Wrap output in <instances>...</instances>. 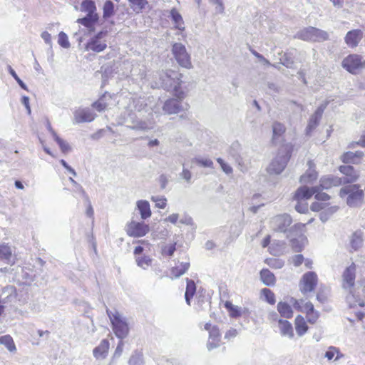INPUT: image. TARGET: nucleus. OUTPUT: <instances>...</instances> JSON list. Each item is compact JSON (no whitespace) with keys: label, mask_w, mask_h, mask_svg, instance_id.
<instances>
[{"label":"nucleus","mask_w":365,"mask_h":365,"mask_svg":"<svg viewBox=\"0 0 365 365\" xmlns=\"http://www.w3.org/2000/svg\"><path fill=\"white\" fill-rule=\"evenodd\" d=\"M109 349V342L107 339H103L100 344L93 349V356L97 359H103L107 356Z\"/></svg>","instance_id":"5701e85b"},{"label":"nucleus","mask_w":365,"mask_h":365,"mask_svg":"<svg viewBox=\"0 0 365 365\" xmlns=\"http://www.w3.org/2000/svg\"><path fill=\"white\" fill-rule=\"evenodd\" d=\"M171 51L174 58L180 66L188 69L192 68L190 56L183 44L181 43H173Z\"/></svg>","instance_id":"6e6552de"},{"label":"nucleus","mask_w":365,"mask_h":365,"mask_svg":"<svg viewBox=\"0 0 365 365\" xmlns=\"http://www.w3.org/2000/svg\"><path fill=\"white\" fill-rule=\"evenodd\" d=\"M294 38L304 41L323 42L329 40V35L326 31L314 26H308L298 31Z\"/></svg>","instance_id":"20e7f679"},{"label":"nucleus","mask_w":365,"mask_h":365,"mask_svg":"<svg viewBox=\"0 0 365 365\" xmlns=\"http://www.w3.org/2000/svg\"><path fill=\"white\" fill-rule=\"evenodd\" d=\"M187 286L186 291L185 294V298L187 304L188 305L190 304V300L194 296L196 291V286L193 280L190 279L188 278L186 279Z\"/></svg>","instance_id":"f704fd0d"},{"label":"nucleus","mask_w":365,"mask_h":365,"mask_svg":"<svg viewBox=\"0 0 365 365\" xmlns=\"http://www.w3.org/2000/svg\"><path fill=\"white\" fill-rule=\"evenodd\" d=\"M0 344L4 345L10 351L16 350V346L14 343L13 339L9 335H4L0 336Z\"/></svg>","instance_id":"58836bf2"},{"label":"nucleus","mask_w":365,"mask_h":365,"mask_svg":"<svg viewBox=\"0 0 365 365\" xmlns=\"http://www.w3.org/2000/svg\"><path fill=\"white\" fill-rule=\"evenodd\" d=\"M319 190L318 186L309 188L306 186H302L298 188L294 195V200L297 201L305 200L310 198L314 193Z\"/></svg>","instance_id":"aec40b11"},{"label":"nucleus","mask_w":365,"mask_h":365,"mask_svg":"<svg viewBox=\"0 0 365 365\" xmlns=\"http://www.w3.org/2000/svg\"><path fill=\"white\" fill-rule=\"evenodd\" d=\"M278 322L281 334L292 338L294 336V332L291 323L283 319H279Z\"/></svg>","instance_id":"c85d7f7f"},{"label":"nucleus","mask_w":365,"mask_h":365,"mask_svg":"<svg viewBox=\"0 0 365 365\" xmlns=\"http://www.w3.org/2000/svg\"><path fill=\"white\" fill-rule=\"evenodd\" d=\"M341 66L349 73L356 75L365 68V61H362L358 54H350L343 59Z\"/></svg>","instance_id":"0eeeda50"},{"label":"nucleus","mask_w":365,"mask_h":365,"mask_svg":"<svg viewBox=\"0 0 365 365\" xmlns=\"http://www.w3.org/2000/svg\"><path fill=\"white\" fill-rule=\"evenodd\" d=\"M170 17L174 24L175 28L182 31L185 30L184 21L182 15L175 8H173L170 11Z\"/></svg>","instance_id":"393cba45"},{"label":"nucleus","mask_w":365,"mask_h":365,"mask_svg":"<svg viewBox=\"0 0 365 365\" xmlns=\"http://www.w3.org/2000/svg\"><path fill=\"white\" fill-rule=\"evenodd\" d=\"M315 195V198L317 200H320V201H327L328 200H329L330 197L328 194L325 193V192H319V190L316 192L314 193Z\"/></svg>","instance_id":"0e129e2a"},{"label":"nucleus","mask_w":365,"mask_h":365,"mask_svg":"<svg viewBox=\"0 0 365 365\" xmlns=\"http://www.w3.org/2000/svg\"><path fill=\"white\" fill-rule=\"evenodd\" d=\"M180 176L184 179L187 183L191 182L192 173L191 172L183 166L182 171Z\"/></svg>","instance_id":"13d9d810"},{"label":"nucleus","mask_w":365,"mask_h":365,"mask_svg":"<svg viewBox=\"0 0 365 365\" xmlns=\"http://www.w3.org/2000/svg\"><path fill=\"white\" fill-rule=\"evenodd\" d=\"M295 329L297 334L300 336H303L308 330V326L301 315H298L295 319Z\"/></svg>","instance_id":"473e14b6"},{"label":"nucleus","mask_w":365,"mask_h":365,"mask_svg":"<svg viewBox=\"0 0 365 365\" xmlns=\"http://www.w3.org/2000/svg\"><path fill=\"white\" fill-rule=\"evenodd\" d=\"M307 314V319L308 322L310 324H315L317 321V319L319 317V312L317 310H314L311 312H308Z\"/></svg>","instance_id":"5fc2aeb1"},{"label":"nucleus","mask_w":365,"mask_h":365,"mask_svg":"<svg viewBox=\"0 0 365 365\" xmlns=\"http://www.w3.org/2000/svg\"><path fill=\"white\" fill-rule=\"evenodd\" d=\"M221 334L217 326H212L209 332V339L207 343V348L211 351L220 346Z\"/></svg>","instance_id":"a211bd4d"},{"label":"nucleus","mask_w":365,"mask_h":365,"mask_svg":"<svg viewBox=\"0 0 365 365\" xmlns=\"http://www.w3.org/2000/svg\"><path fill=\"white\" fill-rule=\"evenodd\" d=\"M285 130L286 128L282 123L277 121L273 123L272 141L274 144L277 143L278 138L284 133Z\"/></svg>","instance_id":"cd10ccee"},{"label":"nucleus","mask_w":365,"mask_h":365,"mask_svg":"<svg viewBox=\"0 0 365 365\" xmlns=\"http://www.w3.org/2000/svg\"><path fill=\"white\" fill-rule=\"evenodd\" d=\"M182 74L178 71L166 70L160 73L161 86L168 91L173 93L179 100L184 98L185 93L181 89Z\"/></svg>","instance_id":"f257e3e1"},{"label":"nucleus","mask_w":365,"mask_h":365,"mask_svg":"<svg viewBox=\"0 0 365 365\" xmlns=\"http://www.w3.org/2000/svg\"><path fill=\"white\" fill-rule=\"evenodd\" d=\"M262 294L264 297V300L270 304H274L276 302L275 295L274 292L267 288H264L261 290Z\"/></svg>","instance_id":"79ce46f5"},{"label":"nucleus","mask_w":365,"mask_h":365,"mask_svg":"<svg viewBox=\"0 0 365 365\" xmlns=\"http://www.w3.org/2000/svg\"><path fill=\"white\" fill-rule=\"evenodd\" d=\"M240 144L238 142H234L232 143L229 149L228 153L237 163L240 170L242 172H245L247 170V167L245 166L242 158L240 154Z\"/></svg>","instance_id":"dca6fc26"},{"label":"nucleus","mask_w":365,"mask_h":365,"mask_svg":"<svg viewBox=\"0 0 365 365\" xmlns=\"http://www.w3.org/2000/svg\"><path fill=\"white\" fill-rule=\"evenodd\" d=\"M317 282L318 277L315 272L310 271L305 273L300 282V291L304 294L312 292L317 286Z\"/></svg>","instance_id":"f8f14e48"},{"label":"nucleus","mask_w":365,"mask_h":365,"mask_svg":"<svg viewBox=\"0 0 365 365\" xmlns=\"http://www.w3.org/2000/svg\"><path fill=\"white\" fill-rule=\"evenodd\" d=\"M8 70H9V73L14 77V78L16 81V82L18 83V84L20 86V87L24 89V90H27V86L19 78V77L18 76V75L16 74V73L15 72V71L10 66H9L8 67Z\"/></svg>","instance_id":"864d4df0"},{"label":"nucleus","mask_w":365,"mask_h":365,"mask_svg":"<svg viewBox=\"0 0 365 365\" xmlns=\"http://www.w3.org/2000/svg\"><path fill=\"white\" fill-rule=\"evenodd\" d=\"M192 163H197L198 165L203 168H213V162L209 158H202L196 157L192 160Z\"/></svg>","instance_id":"37998d69"},{"label":"nucleus","mask_w":365,"mask_h":365,"mask_svg":"<svg viewBox=\"0 0 365 365\" xmlns=\"http://www.w3.org/2000/svg\"><path fill=\"white\" fill-rule=\"evenodd\" d=\"M114 14V4L113 3L108 0L104 3L103 5V18L108 19Z\"/></svg>","instance_id":"a19ab883"},{"label":"nucleus","mask_w":365,"mask_h":365,"mask_svg":"<svg viewBox=\"0 0 365 365\" xmlns=\"http://www.w3.org/2000/svg\"><path fill=\"white\" fill-rule=\"evenodd\" d=\"M341 160L345 163H357L356 160L355 159L354 152H346L343 154L341 157Z\"/></svg>","instance_id":"3c124183"},{"label":"nucleus","mask_w":365,"mask_h":365,"mask_svg":"<svg viewBox=\"0 0 365 365\" xmlns=\"http://www.w3.org/2000/svg\"><path fill=\"white\" fill-rule=\"evenodd\" d=\"M292 222L291 216L288 214L278 215L274 217L271 220V227L275 232H284L289 234L287 227Z\"/></svg>","instance_id":"9d476101"},{"label":"nucleus","mask_w":365,"mask_h":365,"mask_svg":"<svg viewBox=\"0 0 365 365\" xmlns=\"http://www.w3.org/2000/svg\"><path fill=\"white\" fill-rule=\"evenodd\" d=\"M175 244H171L169 245H165L162 249L163 255H166L168 256H173L175 251Z\"/></svg>","instance_id":"4d7b16f0"},{"label":"nucleus","mask_w":365,"mask_h":365,"mask_svg":"<svg viewBox=\"0 0 365 365\" xmlns=\"http://www.w3.org/2000/svg\"><path fill=\"white\" fill-rule=\"evenodd\" d=\"M363 37V32L360 29H354L349 31L345 38L346 43L351 48L356 47Z\"/></svg>","instance_id":"412c9836"},{"label":"nucleus","mask_w":365,"mask_h":365,"mask_svg":"<svg viewBox=\"0 0 365 365\" xmlns=\"http://www.w3.org/2000/svg\"><path fill=\"white\" fill-rule=\"evenodd\" d=\"M339 171L346 176L341 178L343 184L351 183L357 180L359 177L358 171L351 165H341Z\"/></svg>","instance_id":"2eb2a0df"},{"label":"nucleus","mask_w":365,"mask_h":365,"mask_svg":"<svg viewBox=\"0 0 365 365\" xmlns=\"http://www.w3.org/2000/svg\"><path fill=\"white\" fill-rule=\"evenodd\" d=\"M127 127L136 130H148L153 128V124L150 120H145L139 118L135 114H130L125 120Z\"/></svg>","instance_id":"9b49d317"},{"label":"nucleus","mask_w":365,"mask_h":365,"mask_svg":"<svg viewBox=\"0 0 365 365\" xmlns=\"http://www.w3.org/2000/svg\"><path fill=\"white\" fill-rule=\"evenodd\" d=\"M137 207L143 220H146L151 216L150 204L147 200H138L137 202Z\"/></svg>","instance_id":"a878e982"},{"label":"nucleus","mask_w":365,"mask_h":365,"mask_svg":"<svg viewBox=\"0 0 365 365\" xmlns=\"http://www.w3.org/2000/svg\"><path fill=\"white\" fill-rule=\"evenodd\" d=\"M55 141L58 143L61 152L64 154L69 153L71 150V148L69 144L61 139L58 135L54 138Z\"/></svg>","instance_id":"a18cd8bd"},{"label":"nucleus","mask_w":365,"mask_h":365,"mask_svg":"<svg viewBox=\"0 0 365 365\" xmlns=\"http://www.w3.org/2000/svg\"><path fill=\"white\" fill-rule=\"evenodd\" d=\"M277 311L282 317L289 319L293 316L292 307L286 302H280L277 304Z\"/></svg>","instance_id":"72a5a7b5"},{"label":"nucleus","mask_w":365,"mask_h":365,"mask_svg":"<svg viewBox=\"0 0 365 365\" xmlns=\"http://www.w3.org/2000/svg\"><path fill=\"white\" fill-rule=\"evenodd\" d=\"M158 181L161 189H165L168 185V179L165 175L162 174L159 176Z\"/></svg>","instance_id":"774afa93"},{"label":"nucleus","mask_w":365,"mask_h":365,"mask_svg":"<svg viewBox=\"0 0 365 365\" xmlns=\"http://www.w3.org/2000/svg\"><path fill=\"white\" fill-rule=\"evenodd\" d=\"M304 302L303 299L297 300L294 298L290 299V303L293 304L294 308L301 312H304Z\"/></svg>","instance_id":"6e6d98bb"},{"label":"nucleus","mask_w":365,"mask_h":365,"mask_svg":"<svg viewBox=\"0 0 365 365\" xmlns=\"http://www.w3.org/2000/svg\"><path fill=\"white\" fill-rule=\"evenodd\" d=\"M242 314L241 309L237 306H234L232 307V309L230 311V315L231 317L237 318L240 317Z\"/></svg>","instance_id":"69168bd1"},{"label":"nucleus","mask_w":365,"mask_h":365,"mask_svg":"<svg viewBox=\"0 0 365 365\" xmlns=\"http://www.w3.org/2000/svg\"><path fill=\"white\" fill-rule=\"evenodd\" d=\"M3 260L9 264L14 262L12 250L7 244L0 245V261Z\"/></svg>","instance_id":"b1692460"},{"label":"nucleus","mask_w":365,"mask_h":365,"mask_svg":"<svg viewBox=\"0 0 365 365\" xmlns=\"http://www.w3.org/2000/svg\"><path fill=\"white\" fill-rule=\"evenodd\" d=\"M131 4L134 11L138 12L143 10L145 5L148 4L147 0H128Z\"/></svg>","instance_id":"de8ad7c7"},{"label":"nucleus","mask_w":365,"mask_h":365,"mask_svg":"<svg viewBox=\"0 0 365 365\" xmlns=\"http://www.w3.org/2000/svg\"><path fill=\"white\" fill-rule=\"evenodd\" d=\"M98 20V15L97 14H87V15L81 19H78L77 22L83 25L84 26L90 29L93 26L95 23Z\"/></svg>","instance_id":"7c9ffc66"},{"label":"nucleus","mask_w":365,"mask_h":365,"mask_svg":"<svg viewBox=\"0 0 365 365\" xmlns=\"http://www.w3.org/2000/svg\"><path fill=\"white\" fill-rule=\"evenodd\" d=\"M217 162L220 165V167L223 172H225L227 175L232 174L233 172L232 168L226 163L222 158H217Z\"/></svg>","instance_id":"603ef678"},{"label":"nucleus","mask_w":365,"mask_h":365,"mask_svg":"<svg viewBox=\"0 0 365 365\" xmlns=\"http://www.w3.org/2000/svg\"><path fill=\"white\" fill-rule=\"evenodd\" d=\"M81 11L87 14H97L96 4L92 0H83L81 5Z\"/></svg>","instance_id":"e433bc0d"},{"label":"nucleus","mask_w":365,"mask_h":365,"mask_svg":"<svg viewBox=\"0 0 365 365\" xmlns=\"http://www.w3.org/2000/svg\"><path fill=\"white\" fill-rule=\"evenodd\" d=\"M151 200L155 202V206L158 208L163 209L166 207L167 200L164 197L152 196Z\"/></svg>","instance_id":"8fccbe9b"},{"label":"nucleus","mask_w":365,"mask_h":365,"mask_svg":"<svg viewBox=\"0 0 365 365\" xmlns=\"http://www.w3.org/2000/svg\"><path fill=\"white\" fill-rule=\"evenodd\" d=\"M342 184L341 178L332 175H328L323 176L320 179V185L319 187V189L327 190L332 187L339 186Z\"/></svg>","instance_id":"6ab92c4d"},{"label":"nucleus","mask_w":365,"mask_h":365,"mask_svg":"<svg viewBox=\"0 0 365 365\" xmlns=\"http://www.w3.org/2000/svg\"><path fill=\"white\" fill-rule=\"evenodd\" d=\"M341 197H346V204L351 207H360L364 200V193L359 185H348L342 187L339 190Z\"/></svg>","instance_id":"7ed1b4c3"},{"label":"nucleus","mask_w":365,"mask_h":365,"mask_svg":"<svg viewBox=\"0 0 365 365\" xmlns=\"http://www.w3.org/2000/svg\"><path fill=\"white\" fill-rule=\"evenodd\" d=\"M107 34L106 30L101 31L91 37L85 46L86 51H92L96 53L103 51L107 48L106 40L104 39Z\"/></svg>","instance_id":"1a4fd4ad"},{"label":"nucleus","mask_w":365,"mask_h":365,"mask_svg":"<svg viewBox=\"0 0 365 365\" xmlns=\"http://www.w3.org/2000/svg\"><path fill=\"white\" fill-rule=\"evenodd\" d=\"M143 354L140 352L135 351L130 356L128 364L129 365H143Z\"/></svg>","instance_id":"c03bdc74"},{"label":"nucleus","mask_w":365,"mask_h":365,"mask_svg":"<svg viewBox=\"0 0 365 365\" xmlns=\"http://www.w3.org/2000/svg\"><path fill=\"white\" fill-rule=\"evenodd\" d=\"M292 148L289 144L282 145L277 153V156L272 160L269 164L267 171L270 174H279L285 168L289 161Z\"/></svg>","instance_id":"f03ea898"},{"label":"nucleus","mask_w":365,"mask_h":365,"mask_svg":"<svg viewBox=\"0 0 365 365\" xmlns=\"http://www.w3.org/2000/svg\"><path fill=\"white\" fill-rule=\"evenodd\" d=\"M149 226L145 222L132 221L126 227V232L130 237H140L149 232Z\"/></svg>","instance_id":"ddd939ff"},{"label":"nucleus","mask_w":365,"mask_h":365,"mask_svg":"<svg viewBox=\"0 0 365 365\" xmlns=\"http://www.w3.org/2000/svg\"><path fill=\"white\" fill-rule=\"evenodd\" d=\"M81 195H82L83 197L84 198L86 202L87 203V209L86 211V215L88 217L93 218L94 211H93V207L91 205L90 199H89L88 195L86 194V192H85V190H83V188L81 187Z\"/></svg>","instance_id":"ea45409f"},{"label":"nucleus","mask_w":365,"mask_h":365,"mask_svg":"<svg viewBox=\"0 0 365 365\" xmlns=\"http://www.w3.org/2000/svg\"><path fill=\"white\" fill-rule=\"evenodd\" d=\"M355 272L356 266L354 263H352L344 270L343 273V287L344 288H351L354 286L355 281Z\"/></svg>","instance_id":"4be33fe9"},{"label":"nucleus","mask_w":365,"mask_h":365,"mask_svg":"<svg viewBox=\"0 0 365 365\" xmlns=\"http://www.w3.org/2000/svg\"><path fill=\"white\" fill-rule=\"evenodd\" d=\"M96 115L88 108H78L73 113L74 121L76 123L93 121Z\"/></svg>","instance_id":"4468645a"},{"label":"nucleus","mask_w":365,"mask_h":365,"mask_svg":"<svg viewBox=\"0 0 365 365\" xmlns=\"http://www.w3.org/2000/svg\"><path fill=\"white\" fill-rule=\"evenodd\" d=\"M308 165L309 170L307 171L306 174L302 175L300 178L301 182H311L317 178V171L312 169L314 165L313 161L309 160Z\"/></svg>","instance_id":"bb28decb"},{"label":"nucleus","mask_w":365,"mask_h":365,"mask_svg":"<svg viewBox=\"0 0 365 365\" xmlns=\"http://www.w3.org/2000/svg\"><path fill=\"white\" fill-rule=\"evenodd\" d=\"M282 65L285 66L287 68H292L294 64V61L289 57L287 54H284V56L281 59Z\"/></svg>","instance_id":"052dcab7"},{"label":"nucleus","mask_w":365,"mask_h":365,"mask_svg":"<svg viewBox=\"0 0 365 365\" xmlns=\"http://www.w3.org/2000/svg\"><path fill=\"white\" fill-rule=\"evenodd\" d=\"M136 262L138 266L143 269H147L151 264V259L148 256L136 257Z\"/></svg>","instance_id":"49530a36"},{"label":"nucleus","mask_w":365,"mask_h":365,"mask_svg":"<svg viewBox=\"0 0 365 365\" xmlns=\"http://www.w3.org/2000/svg\"><path fill=\"white\" fill-rule=\"evenodd\" d=\"M106 312L111 322L113 330L115 336L120 339L125 338L129 332L128 325L125 319L116 311L112 312L107 309Z\"/></svg>","instance_id":"423d86ee"},{"label":"nucleus","mask_w":365,"mask_h":365,"mask_svg":"<svg viewBox=\"0 0 365 365\" xmlns=\"http://www.w3.org/2000/svg\"><path fill=\"white\" fill-rule=\"evenodd\" d=\"M337 352L338 348L335 346H329V349L326 351L325 357H327L329 360H331Z\"/></svg>","instance_id":"680f3d73"},{"label":"nucleus","mask_w":365,"mask_h":365,"mask_svg":"<svg viewBox=\"0 0 365 365\" xmlns=\"http://www.w3.org/2000/svg\"><path fill=\"white\" fill-rule=\"evenodd\" d=\"M58 43L61 47L64 48H68L70 47V43L68 41V36L63 31H61L59 33Z\"/></svg>","instance_id":"09e8293b"},{"label":"nucleus","mask_w":365,"mask_h":365,"mask_svg":"<svg viewBox=\"0 0 365 365\" xmlns=\"http://www.w3.org/2000/svg\"><path fill=\"white\" fill-rule=\"evenodd\" d=\"M295 210L299 213H305L308 211L307 204H303L298 201V203L295 205Z\"/></svg>","instance_id":"e2e57ef3"},{"label":"nucleus","mask_w":365,"mask_h":365,"mask_svg":"<svg viewBox=\"0 0 365 365\" xmlns=\"http://www.w3.org/2000/svg\"><path fill=\"white\" fill-rule=\"evenodd\" d=\"M260 278L267 286H273L275 284L276 279L274 274L267 269H263L260 271Z\"/></svg>","instance_id":"2f4dec72"},{"label":"nucleus","mask_w":365,"mask_h":365,"mask_svg":"<svg viewBox=\"0 0 365 365\" xmlns=\"http://www.w3.org/2000/svg\"><path fill=\"white\" fill-rule=\"evenodd\" d=\"M363 244L362 232L359 230L354 232L350 237V246L354 251L359 250Z\"/></svg>","instance_id":"c756f323"},{"label":"nucleus","mask_w":365,"mask_h":365,"mask_svg":"<svg viewBox=\"0 0 365 365\" xmlns=\"http://www.w3.org/2000/svg\"><path fill=\"white\" fill-rule=\"evenodd\" d=\"M163 110L168 114H175L185 110V108L178 99L170 98L165 102Z\"/></svg>","instance_id":"f3484780"},{"label":"nucleus","mask_w":365,"mask_h":365,"mask_svg":"<svg viewBox=\"0 0 365 365\" xmlns=\"http://www.w3.org/2000/svg\"><path fill=\"white\" fill-rule=\"evenodd\" d=\"M92 107L101 112L107 107V104L103 101L102 98H100L92 104Z\"/></svg>","instance_id":"bf43d9fd"},{"label":"nucleus","mask_w":365,"mask_h":365,"mask_svg":"<svg viewBox=\"0 0 365 365\" xmlns=\"http://www.w3.org/2000/svg\"><path fill=\"white\" fill-rule=\"evenodd\" d=\"M322 115H319L317 112H314V113L310 117L308 125L307 127V133H309L312 130H314L319 123V120H321Z\"/></svg>","instance_id":"4c0bfd02"},{"label":"nucleus","mask_w":365,"mask_h":365,"mask_svg":"<svg viewBox=\"0 0 365 365\" xmlns=\"http://www.w3.org/2000/svg\"><path fill=\"white\" fill-rule=\"evenodd\" d=\"M304 227V224L297 223L289 228L287 235L288 238H291L290 245L294 252H301L307 243V237L302 234Z\"/></svg>","instance_id":"39448f33"},{"label":"nucleus","mask_w":365,"mask_h":365,"mask_svg":"<svg viewBox=\"0 0 365 365\" xmlns=\"http://www.w3.org/2000/svg\"><path fill=\"white\" fill-rule=\"evenodd\" d=\"M189 262H182L180 265L172 268L171 274L176 278L180 277L189 269Z\"/></svg>","instance_id":"c9c22d12"},{"label":"nucleus","mask_w":365,"mask_h":365,"mask_svg":"<svg viewBox=\"0 0 365 365\" xmlns=\"http://www.w3.org/2000/svg\"><path fill=\"white\" fill-rule=\"evenodd\" d=\"M304 261V257L302 255H297L293 257L292 258V262L294 264V266L298 267L302 264Z\"/></svg>","instance_id":"338daca9"}]
</instances>
